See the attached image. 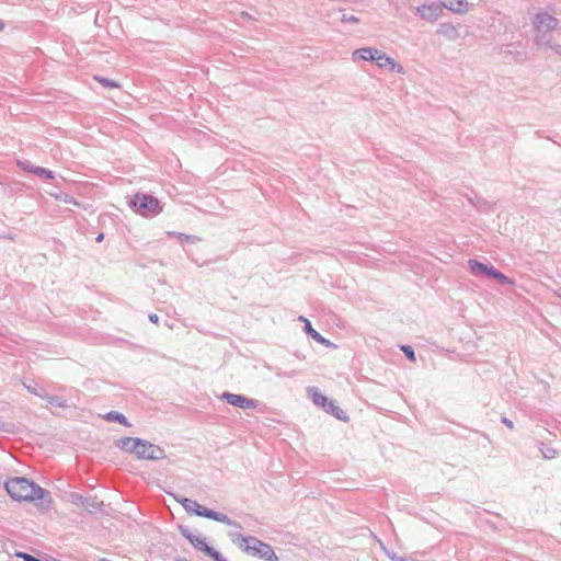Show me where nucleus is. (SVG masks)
<instances>
[{
  "label": "nucleus",
  "mask_w": 561,
  "mask_h": 561,
  "mask_svg": "<svg viewBox=\"0 0 561 561\" xmlns=\"http://www.w3.org/2000/svg\"><path fill=\"white\" fill-rule=\"evenodd\" d=\"M149 320L153 323H157L159 320V317L156 313H152L149 316Z\"/></svg>",
  "instance_id": "nucleus-21"
},
{
  "label": "nucleus",
  "mask_w": 561,
  "mask_h": 561,
  "mask_svg": "<svg viewBox=\"0 0 561 561\" xmlns=\"http://www.w3.org/2000/svg\"><path fill=\"white\" fill-rule=\"evenodd\" d=\"M130 205L137 214L144 217L154 216L160 213L159 201L150 195L136 194Z\"/></svg>",
  "instance_id": "nucleus-3"
},
{
  "label": "nucleus",
  "mask_w": 561,
  "mask_h": 561,
  "mask_svg": "<svg viewBox=\"0 0 561 561\" xmlns=\"http://www.w3.org/2000/svg\"><path fill=\"white\" fill-rule=\"evenodd\" d=\"M226 401L234 407H239L242 409H255L256 408V401L249 399L247 397H243L241 394H234V393H224L222 396Z\"/></svg>",
  "instance_id": "nucleus-10"
},
{
  "label": "nucleus",
  "mask_w": 561,
  "mask_h": 561,
  "mask_svg": "<svg viewBox=\"0 0 561 561\" xmlns=\"http://www.w3.org/2000/svg\"><path fill=\"white\" fill-rule=\"evenodd\" d=\"M504 423L508 426V427H513V424L511 421H507V420H504Z\"/></svg>",
  "instance_id": "nucleus-24"
},
{
  "label": "nucleus",
  "mask_w": 561,
  "mask_h": 561,
  "mask_svg": "<svg viewBox=\"0 0 561 561\" xmlns=\"http://www.w3.org/2000/svg\"><path fill=\"white\" fill-rule=\"evenodd\" d=\"M469 266H470L471 272L476 275L485 274V275L490 276V272H492V270H493V267H489L476 260H470Z\"/></svg>",
  "instance_id": "nucleus-13"
},
{
  "label": "nucleus",
  "mask_w": 561,
  "mask_h": 561,
  "mask_svg": "<svg viewBox=\"0 0 561 561\" xmlns=\"http://www.w3.org/2000/svg\"><path fill=\"white\" fill-rule=\"evenodd\" d=\"M18 556L23 558L25 561H38L36 558H34L27 553H18Z\"/></svg>",
  "instance_id": "nucleus-20"
},
{
  "label": "nucleus",
  "mask_w": 561,
  "mask_h": 561,
  "mask_svg": "<svg viewBox=\"0 0 561 561\" xmlns=\"http://www.w3.org/2000/svg\"><path fill=\"white\" fill-rule=\"evenodd\" d=\"M300 320L305 322L306 327V331L307 333L314 340L317 341L318 343H321L323 345H327L329 346L330 345V342L328 340H325L322 335H320L311 325L310 321L307 320L306 318L304 317H300Z\"/></svg>",
  "instance_id": "nucleus-11"
},
{
  "label": "nucleus",
  "mask_w": 561,
  "mask_h": 561,
  "mask_svg": "<svg viewBox=\"0 0 561 561\" xmlns=\"http://www.w3.org/2000/svg\"><path fill=\"white\" fill-rule=\"evenodd\" d=\"M490 277H494V278L499 279L503 284L512 283L504 274L500 273L499 271H496L494 268L492 270V272H490Z\"/></svg>",
  "instance_id": "nucleus-17"
},
{
  "label": "nucleus",
  "mask_w": 561,
  "mask_h": 561,
  "mask_svg": "<svg viewBox=\"0 0 561 561\" xmlns=\"http://www.w3.org/2000/svg\"><path fill=\"white\" fill-rule=\"evenodd\" d=\"M401 350L410 360L415 362V354L411 346L403 345Z\"/></svg>",
  "instance_id": "nucleus-19"
},
{
  "label": "nucleus",
  "mask_w": 561,
  "mask_h": 561,
  "mask_svg": "<svg viewBox=\"0 0 561 561\" xmlns=\"http://www.w3.org/2000/svg\"><path fill=\"white\" fill-rule=\"evenodd\" d=\"M442 3L449 10L461 13L467 10V2L465 0H442Z\"/></svg>",
  "instance_id": "nucleus-12"
},
{
  "label": "nucleus",
  "mask_w": 561,
  "mask_h": 561,
  "mask_svg": "<svg viewBox=\"0 0 561 561\" xmlns=\"http://www.w3.org/2000/svg\"><path fill=\"white\" fill-rule=\"evenodd\" d=\"M31 172H33L34 174H36L38 176H44L45 179H48V180L54 179L53 172L49 170H46L44 168L37 167L35 169H32Z\"/></svg>",
  "instance_id": "nucleus-16"
},
{
  "label": "nucleus",
  "mask_w": 561,
  "mask_h": 561,
  "mask_svg": "<svg viewBox=\"0 0 561 561\" xmlns=\"http://www.w3.org/2000/svg\"><path fill=\"white\" fill-rule=\"evenodd\" d=\"M182 534L188 539V541L198 550L205 552L209 557H211L215 561H227L224 559L220 553L215 551L211 547H209L206 540L202 537L195 536L191 534L186 529H182Z\"/></svg>",
  "instance_id": "nucleus-8"
},
{
  "label": "nucleus",
  "mask_w": 561,
  "mask_h": 561,
  "mask_svg": "<svg viewBox=\"0 0 561 561\" xmlns=\"http://www.w3.org/2000/svg\"><path fill=\"white\" fill-rule=\"evenodd\" d=\"M181 504L186 511H193L197 516L207 517L225 524H230V519L227 515L208 510L195 501L184 499Z\"/></svg>",
  "instance_id": "nucleus-6"
},
{
  "label": "nucleus",
  "mask_w": 561,
  "mask_h": 561,
  "mask_svg": "<svg viewBox=\"0 0 561 561\" xmlns=\"http://www.w3.org/2000/svg\"><path fill=\"white\" fill-rule=\"evenodd\" d=\"M557 24H558V22L553 16H551L547 13L537 14L534 20L537 39L545 41L546 35L550 31H552L557 26Z\"/></svg>",
  "instance_id": "nucleus-7"
},
{
  "label": "nucleus",
  "mask_w": 561,
  "mask_h": 561,
  "mask_svg": "<svg viewBox=\"0 0 561 561\" xmlns=\"http://www.w3.org/2000/svg\"><path fill=\"white\" fill-rule=\"evenodd\" d=\"M309 393L316 405L321 407L325 412L331 413L339 420H347L345 411L336 405L333 401L329 400L325 396H323L319 389L310 388Z\"/></svg>",
  "instance_id": "nucleus-5"
},
{
  "label": "nucleus",
  "mask_w": 561,
  "mask_h": 561,
  "mask_svg": "<svg viewBox=\"0 0 561 561\" xmlns=\"http://www.w3.org/2000/svg\"><path fill=\"white\" fill-rule=\"evenodd\" d=\"M345 21H352V22H358V20L355 16H351L348 19H344Z\"/></svg>",
  "instance_id": "nucleus-22"
},
{
  "label": "nucleus",
  "mask_w": 561,
  "mask_h": 561,
  "mask_svg": "<svg viewBox=\"0 0 561 561\" xmlns=\"http://www.w3.org/2000/svg\"><path fill=\"white\" fill-rule=\"evenodd\" d=\"M104 236L103 233H100L98 237H96V241L98 242H101L103 240Z\"/></svg>",
  "instance_id": "nucleus-23"
},
{
  "label": "nucleus",
  "mask_w": 561,
  "mask_h": 561,
  "mask_svg": "<svg viewBox=\"0 0 561 561\" xmlns=\"http://www.w3.org/2000/svg\"><path fill=\"white\" fill-rule=\"evenodd\" d=\"M376 49L374 48H360V49H357L354 51L353 56L355 58H359V59H363V60H371L374 61V58H375V51Z\"/></svg>",
  "instance_id": "nucleus-14"
},
{
  "label": "nucleus",
  "mask_w": 561,
  "mask_h": 561,
  "mask_svg": "<svg viewBox=\"0 0 561 561\" xmlns=\"http://www.w3.org/2000/svg\"><path fill=\"white\" fill-rule=\"evenodd\" d=\"M95 80H98L102 85H104L106 88H118L119 87L117 82L106 79V78L95 77Z\"/></svg>",
  "instance_id": "nucleus-18"
},
{
  "label": "nucleus",
  "mask_w": 561,
  "mask_h": 561,
  "mask_svg": "<svg viewBox=\"0 0 561 561\" xmlns=\"http://www.w3.org/2000/svg\"><path fill=\"white\" fill-rule=\"evenodd\" d=\"M5 490L15 501H36L44 497L42 488L25 478H12L5 482Z\"/></svg>",
  "instance_id": "nucleus-2"
},
{
  "label": "nucleus",
  "mask_w": 561,
  "mask_h": 561,
  "mask_svg": "<svg viewBox=\"0 0 561 561\" xmlns=\"http://www.w3.org/2000/svg\"><path fill=\"white\" fill-rule=\"evenodd\" d=\"M116 446L140 460H158L164 457L163 448L137 437L119 438L116 440Z\"/></svg>",
  "instance_id": "nucleus-1"
},
{
  "label": "nucleus",
  "mask_w": 561,
  "mask_h": 561,
  "mask_svg": "<svg viewBox=\"0 0 561 561\" xmlns=\"http://www.w3.org/2000/svg\"><path fill=\"white\" fill-rule=\"evenodd\" d=\"M374 54H375L374 61H376V64L379 68L390 67V69L392 71H396L398 73L404 72L403 67L398 65L391 57L387 56L385 53L376 49L374 51Z\"/></svg>",
  "instance_id": "nucleus-9"
},
{
  "label": "nucleus",
  "mask_w": 561,
  "mask_h": 561,
  "mask_svg": "<svg viewBox=\"0 0 561 561\" xmlns=\"http://www.w3.org/2000/svg\"><path fill=\"white\" fill-rule=\"evenodd\" d=\"M106 420L108 421H117L119 422L121 424H124L126 426H128V422L126 420V417L123 415V414H119L117 412H110L107 415H106Z\"/></svg>",
  "instance_id": "nucleus-15"
},
{
  "label": "nucleus",
  "mask_w": 561,
  "mask_h": 561,
  "mask_svg": "<svg viewBox=\"0 0 561 561\" xmlns=\"http://www.w3.org/2000/svg\"><path fill=\"white\" fill-rule=\"evenodd\" d=\"M240 546L244 547V549L248 552H250L251 554L259 556L267 561H276L277 560V556L275 554L273 548L270 545H267L256 538H253V537L241 538Z\"/></svg>",
  "instance_id": "nucleus-4"
},
{
  "label": "nucleus",
  "mask_w": 561,
  "mask_h": 561,
  "mask_svg": "<svg viewBox=\"0 0 561 561\" xmlns=\"http://www.w3.org/2000/svg\"><path fill=\"white\" fill-rule=\"evenodd\" d=\"M66 202H69V203H70V202H72V203H73V205H77V202H73V201H72V199H70V198H69V199H66Z\"/></svg>",
  "instance_id": "nucleus-25"
}]
</instances>
